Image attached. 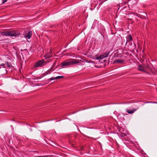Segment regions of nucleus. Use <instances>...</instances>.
<instances>
[{"mask_svg":"<svg viewBox=\"0 0 157 157\" xmlns=\"http://www.w3.org/2000/svg\"><path fill=\"white\" fill-rule=\"evenodd\" d=\"M79 62L77 60L73 59L71 60H67L63 61L61 65L64 68L67 66L77 64Z\"/></svg>","mask_w":157,"mask_h":157,"instance_id":"f257e3e1","label":"nucleus"},{"mask_svg":"<svg viewBox=\"0 0 157 157\" xmlns=\"http://www.w3.org/2000/svg\"><path fill=\"white\" fill-rule=\"evenodd\" d=\"M2 35L8 36H15L17 35V34L15 32L12 31H7L3 32L1 33Z\"/></svg>","mask_w":157,"mask_h":157,"instance_id":"f03ea898","label":"nucleus"},{"mask_svg":"<svg viewBox=\"0 0 157 157\" xmlns=\"http://www.w3.org/2000/svg\"><path fill=\"white\" fill-rule=\"evenodd\" d=\"M45 61H44L43 60H42L36 62L34 65V66L35 67H37L42 66L45 65Z\"/></svg>","mask_w":157,"mask_h":157,"instance_id":"7ed1b4c3","label":"nucleus"},{"mask_svg":"<svg viewBox=\"0 0 157 157\" xmlns=\"http://www.w3.org/2000/svg\"><path fill=\"white\" fill-rule=\"evenodd\" d=\"M109 54V53H105L103 55H101L97 57L96 58V59L97 60L103 59L105 57H108V56Z\"/></svg>","mask_w":157,"mask_h":157,"instance_id":"20e7f679","label":"nucleus"},{"mask_svg":"<svg viewBox=\"0 0 157 157\" xmlns=\"http://www.w3.org/2000/svg\"><path fill=\"white\" fill-rule=\"evenodd\" d=\"M124 62V60L123 59H117L115 60L114 63H117L118 64L123 63Z\"/></svg>","mask_w":157,"mask_h":157,"instance_id":"39448f33","label":"nucleus"},{"mask_svg":"<svg viewBox=\"0 0 157 157\" xmlns=\"http://www.w3.org/2000/svg\"><path fill=\"white\" fill-rule=\"evenodd\" d=\"M137 109H128L126 111L129 114H132L136 111Z\"/></svg>","mask_w":157,"mask_h":157,"instance_id":"423d86ee","label":"nucleus"},{"mask_svg":"<svg viewBox=\"0 0 157 157\" xmlns=\"http://www.w3.org/2000/svg\"><path fill=\"white\" fill-rule=\"evenodd\" d=\"M32 35V32L31 31H29L27 35H24V37L28 39H30Z\"/></svg>","mask_w":157,"mask_h":157,"instance_id":"0eeeda50","label":"nucleus"},{"mask_svg":"<svg viewBox=\"0 0 157 157\" xmlns=\"http://www.w3.org/2000/svg\"><path fill=\"white\" fill-rule=\"evenodd\" d=\"M63 77H64L63 76H59L55 77H51L49 79L50 80H53L62 78H63Z\"/></svg>","mask_w":157,"mask_h":157,"instance_id":"6e6552de","label":"nucleus"},{"mask_svg":"<svg viewBox=\"0 0 157 157\" xmlns=\"http://www.w3.org/2000/svg\"><path fill=\"white\" fill-rule=\"evenodd\" d=\"M6 65L8 68H13V67L11 65L10 63H7L6 64Z\"/></svg>","mask_w":157,"mask_h":157,"instance_id":"1a4fd4ad","label":"nucleus"},{"mask_svg":"<svg viewBox=\"0 0 157 157\" xmlns=\"http://www.w3.org/2000/svg\"><path fill=\"white\" fill-rule=\"evenodd\" d=\"M132 38L131 35H129L128 36V40L129 41L132 40Z\"/></svg>","mask_w":157,"mask_h":157,"instance_id":"9d476101","label":"nucleus"},{"mask_svg":"<svg viewBox=\"0 0 157 157\" xmlns=\"http://www.w3.org/2000/svg\"><path fill=\"white\" fill-rule=\"evenodd\" d=\"M2 66V68H6V67H5V65L4 64H2V65H0V69L1 68H2V67H1Z\"/></svg>","mask_w":157,"mask_h":157,"instance_id":"9b49d317","label":"nucleus"},{"mask_svg":"<svg viewBox=\"0 0 157 157\" xmlns=\"http://www.w3.org/2000/svg\"><path fill=\"white\" fill-rule=\"evenodd\" d=\"M139 70L142 71H143V72H146V69H139Z\"/></svg>","mask_w":157,"mask_h":157,"instance_id":"f8f14e48","label":"nucleus"},{"mask_svg":"<svg viewBox=\"0 0 157 157\" xmlns=\"http://www.w3.org/2000/svg\"><path fill=\"white\" fill-rule=\"evenodd\" d=\"M7 0H2V3L3 4L5 2H7Z\"/></svg>","mask_w":157,"mask_h":157,"instance_id":"ddd939ff","label":"nucleus"},{"mask_svg":"<svg viewBox=\"0 0 157 157\" xmlns=\"http://www.w3.org/2000/svg\"><path fill=\"white\" fill-rule=\"evenodd\" d=\"M149 103H157V101H150L149 102Z\"/></svg>","mask_w":157,"mask_h":157,"instance_id":"4468645a","label":"nucleus"}]
</instances>
